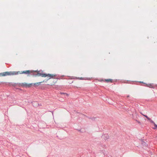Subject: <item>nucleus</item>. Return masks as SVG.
Returning a JSON list of instances; mask_svg holds the SVG:
<instances>
[{
	"label": "nucleus",
	"mask_w": 157,
	"mask_h": 157,
	"mask_svg": "<svg viewBox=\"0 0 157 157\" xmlns=\"http://www.w3.org/2000/svg\"><path fill=\"white\" fill-rule=\"evenodd\" d=\"M44 82V80L43 81V82L35 83L34 84V85H40L41 83H42L43 82Z\"/></svg>",
	"instance_id": "obj_8"
},
{
	"label": "nucleus",
	"mask_w": 157,
	"mask_h": 157,
	"mask_svg": "<svg viewBox=\"0 0 157 157\" xmlns=\"http://www.w3.org/2000/svg\"><path fill=\"white\" fill-rule=\"evenodd\" d=\"M141 114H142L143 116H144V114H142V113H141Z\"/></svg>",
	"instance_id": "obj_14"
},
{
	"label": "nucleus",
	"mask_w": 157,
	"mask_h": 157,
	"mask_svg": "<svg viewBox=\"0 0 157 157\" xmlns=\"http://www.w3.org/2000/svg\"><path fill=\"white\" fill-rule=\"evenodd\" d=\"M6 72V75H12V71H7Z\"/></svg>",
	"instance_id": "obj_6"
},
{
	"label": "nucleus",
	"mask_w": 157,
	"mask_h": 157,
	"mask_svg": "<svg viewBox=\"0 0 157 157\" xmlns=\"http://www.w3.org/2000/svg\"><path fill=\"white\" fill-rule=\"evenodd\" d=\"M6 72H4L3 73H0V76H6Z\"/></svg>",
	"instance_id": "obj_7"
},
{
	"label": "nucleus",
	"mask_w": 157,
	"mask_h": 157,
	"mask_svg": "<svg viewBox=\"0 0 157 157\" xmlns=\"http://www.w3.org/2000/svg\"><path fill=\"white\" fill-rule=\"evenodd\" d=\"M147 86L150 87H153V84H150L147 85Z\"/></svg>",
	"instance_id": "obj_9"
},
{
	"label": "nucleus",
	"mask_w": 157,
	"mask_h": 157,
	"mask_svg": "<svg viewBox=\"0 0 157 157\" xmlns=\"http://www.w3.org/2000/svg\"><path fill=\"white\" fill-rule=\"evenodd\" d=\"M36 71H34L33 70H27L24 71H20V74H29L30 73H33L35 72Z\"/></svg>",
	"instance_id": "obj_2"
},
{
	"label": "nucleus",
	"mask_w": 157,
	"mask_h": 157,
	"mask_svg": "<svg viewBox=\"0 0 157 157\" xmlns=\"http://www.w3.org/2000/svg\"><path fill=\"white\" fill-rule=\"evenodd\" d=\"M154 124V126H155V127L154 128H153L154 129H156L157 128V125L154 122H153Z\"/></svg>",
	"instance_id": "obj_10"
},
{
	"label": "nucleus",
	"mask_w": 157,
	"mask_h": 157,
	"mask_svg": "<svg viewBox=\"0 0 157 157\" xmlns=\"http://www.w3.org/2000/svg\"><path fill=\"white\" fill-rule=\"evenodd\" d=\"M12 75H18V74H20V71H12Z\"/></svg>",
	"instance_id": "obj_4"
},
{
	"label": "nucleus",
	"mask_w": 157,
	"mask_h": 157,
	"mask_svg": "<svg viewBox=\"0 0 157 157\" xmlns=\"http://www.w3.org/2000/svg\"><path fill=\"white\" fill-rule=\"evenodd\" d=\"M137 121V122L138 123H139V124H141V123H140V121Z\"/></svg>",
	"instance_id": "obj_13"
},
{
	"label": "nucleus",
	"mask_w": 157,
	"mask_h": 157,
	"mask_svg": "<svg viewBox=\"0 0 157 157\" xmlns=\"http://www.w3.org/2000/svg\"><path fill=\"white\" fill-rule=\"evenodd\" d=\"M105 82H113V80L112 79H105L104 80Z\"/></svg>",
	"instance_id": "obj_5"
},
{
	"label": "nucleus",
	"mask_w": 157,
	"mask_h": 157,
	"mask_svg": "<svg viewBox=\"0 0 157 157\" xmlns=\"http://www.w3.org/2000/svg\"><path fill=\"white\" fill-rule=\"evenodd\" d=\"M36 71L35 72L33 73L32 75L34 76H41L42 77H46L49 78L48 79H49L51 78H54V77L56 76V74H46L45 73H41L39 71Z\"/></svg>",
	"instance_id": "obj_1"
},
{
	"label": "nucleus",
	"mask_w": 157,
	"mask_h": 157,
	"mask_svg": "<svg viewBox=\"0 0 157 157\" xmlns=\"http://www.w3.org/2000/svg\"><path fill=\"white\" fill-rule=\"evenodd\" d=\"M79 79H80V80H83V79H85L83 78L82 77H81V78H79Z\"/></svg>",
	"instance_id": "obj_12"
},
{
	"label": "nucleus",
	"mask_w": 157,
	"mask_h": 157,
	"mask_svg": "<svg viewBox=\"0 0 157 157\" xmlns=\"http://www.w3.org/2000/svg\"><path fill=\"white\" fill-rule=\"evenodd\" d=\"M144 116L145 117L149 120H150V119L147 116L144 115Z\"/></svg>",
	"instance_id": "obj_11"
},
{
	"label": "nucleus",
	"mask_w": 157,
	"mask_h": 157,
	"mask_svg": "<svg viewBox=\"0 0 157 157\" xmlns=\"http://www.w3.org/2000/svg\"><path fill=\"white\" fill-rule=\"evenodd\" d=\"M32 85V83L30 84H28L27 83L24 82L22 83L21 86L23 87H29L31 86Z\"/></svg>",
	"instance_id": "obj_3"
}]
</instances>
